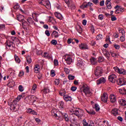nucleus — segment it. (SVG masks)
Returning <instances> with one entry per match:
<instances>
[{"label":"nucleus","instance_id":"f257e3e1","mask_svg":"<svg viewBox=\"0 0 126 126\" xmlns=\"http://www.w3.org/2000/svg\"><path fill=\"white\" fill-rule=\"evenodd\" d=\"M39 4L41 5H44L47 8V9H50L51 8V3L49 0H40L39 1Z\"/></svg>","mask_w":126,"mask_h":126},{"label":"nucleus","instance_id":"f03ea898","mask_svg":"<svg viewBox=\"0 0 126 126\" xmlns=\"http://www.w3.org/2000/svg\"><path fill=\"white\" fill-rule=\"evenodd\" d=\"M94 74L95 76L97 77V78H98V77H100V76H102V75L103 74V69L102 68L99 66L96 67L94 71Z\"/></svg>","mask_w":126,"mask_h":126},{"label":"nucleus","instance_id":"7ed1b4c3","mask_svg":"<svg viewBox=\"0 0 126 126\" xmlns=\"http://www.w3.org/2000/svg\"><path fill=\"white\" fill-rule=\"evenodd\" d=\"M81 93H84L85 95H92V93L90 91L89 87L87 86H83V89L81 91Z\"/></svg>","mask_w":126,"mask_h":126},{"label":"nucleus","instance_id":"20e7f679","mask_svg":"<svg viewBox=\"0 0 126 126\" xmlns=\"http://www.w3.org/2000/svg\"><path fill=\"white\" fill-rule=\"evenodd\" d=\"M73 112V114L77 116V117H82L83 116V114H84V112L82 110L78 108L74 109Z\"/></svg>","mask_w":126,"mask_h":126},{"label":"nucleus","instance_id":"39448f33","mask_svg":"<svg viewBox=\"0 0 126 126\" xmlns=\"http://www.w3.org/2000/svg\"><path fill=\"white\" fill-rule=\"evenodd\" d=\"M114 8L116 9L115 11L116 14H119L120 13L125 12V8L122 7L121 6L116 5L115 7H114Z\"/></svg>","mask_w":126,"mask_h":126},{"label":"nucleus","instance_id":"423d86ee","mask_svg":"<svg viewBox=\"0 0 126 126\" xmlns=\"http://www.w3.org/2000/svg\"><path fill=\"white\" fill-rule=\"evenodd\" d=\"M88 6H89L90 7H92L93 6V3L91 2H88V3L86 2H85L81 5L80 8L82 9H84V8H87Z\"/></svg>","mask_w":126,"mask_h":126},{"label":"nucleus","instance_id":"0eeeda50","mask_svg":"<svg viewBox=\"0 0 126 126\" xmlns=\"http://www.w3.org/2000/svg\"><path fill=\"white\" fill-rule=\"evenodd\" d=\"M16 105H17V100H14L10 105V110L14 111V112H16L17 109L16 108Z\"/></svg>","mask_w":126,"mask_h":126},{"label":"nucleus","instance_id":"6e6552de","mask_svg":"<svg viewBox=\"0 0 126 126\" xmlns=\"http://www.w3.org/2000/svg\"><path fill=\"white\" fill-rule=\"evenodd\" d=\"M114 69L116 71V72H117L118 73H120V74H126V70L123 68L120 69L118 67H114Z\"/></svg>","mask_w":126,"mask_h":126},{"label":"nucleus","instance_id":"1a4fd4ad","mask_svg":"<svg viewBox=\"0 0 126 126\" xmlns=\"http://www.w3.org/2000/svg\"><path fill=\"white\" fill-rule=\"evenodd\" d=\"M116 78H117V75L115 74H111L108 77L109 81L112 83H115V82H116Z\"/></svg>","mask_w":126,"mask_h":126},{"label":"nucleus","instance_id":"9d476101","mask_svg":"<svg viewBox=\"0 0 126 126\" xmlns=\"http://www.w3.org/2000/svg\"><path fill=\"white\" fill-rule=\"evenodd\" d=\"M117 82L118 85L122 86L126 84V81L123 78H119V79L117 80Z\"/></svg>","mask_w":126,"mask_h":126},{"label":"nucleus","instance_id":"9b49d317","mask_svg":"<svg viewBox=\"0 0 126 126\" xmlns=\"http://www.w3.org/2000/svg\"><path fill=\"white\" fill-rule=\"evenodd\" d=\"M13 44V42H12L9 39L7 40L5 43L6 49H10L11 47L13 46H12Z\"/></svg>","mask_w":126,"mask_h":126},{"label":"nucleus","instance_id":"f8f14e48","mask_svg":"<svg viewBox=\"0 0 126 126\" xmlns=\"http://www.w3.org/2000/svg\"><path fill=\"white\" fill-rule=\"evenodd\" d=\"M102 53L103 54L104 56L106 57V58L107 59V60L110 59V53L108 52V50L106 49H102Z\"/></svg>","mask_w":126,"mask_h":126},{"label":"nucleus","instance_id":"ddd939ff","mask_svg":"<svg viewBox=\"0 0 126 126\" xmlns=\"http://www.w3.org/2000/svg\"><path fill=\"white\" fill-rule=\"evenodd\" d=\"M79 47L81 50H89V47L87 44L86 43H81V44L79 45Z\"/></svg>","mask_w":126,"mask_h":126},{"label":"nucleus","instance_id":"4468645a","mask_svg":"<svg viewBox=\"0 0 126 126\" xmlns=\"http://www.w3.org/2000/svg\"><path fill=\"white\" fill-rule=\"evenodd\" d=\"M65 61L67 64H70L72 63V59L71 56L67 55L65 56Z\"/></svg>","mask_w":126,"mask_h":126},{"label":"nucleus","instance_id":"2eb2a0df","mask_svg":"<svg viewBox=\"0 0 126 126\" xmlns=\"http://www.w3.org/2000/svg\"><path fill=\"white\" fill-rule=\"evenodd\" d=\"M106 82V78L101 77L96 81V84L99 85V84H102V83H105Z\"/></svg>","mask_w":126,"mask_h":126},{"label":"nucleus","instance_id":"dca6fc26","mask_svg":"<svg viewBox=\"0 0 126 126\" xmlns=\"http://www.w3.org/2000/svg\"><path fill=\"white\" fill-rule=\"evenodd\" d=\"M78 63H77V66H79V67H82V66H84V61L80 58L77 59Z\"/></svg>","mask_w":126,"mask_h":126},{"label":"nucleus","instance_id":"f3484780","mask_svg":"<svg viewBox=\"0 0 126 126\" xmlns=\"http://www.w3.org/2000/svg\"><path fill=\"white\" fill-rule=\"evenodd\" d=\"M101 101L104 103L108 101V94L107 93H104L101 96Z\"/></svg>","mask_w":126,"mask_h":126},{"label":"nucleus","instance_id":"a211bd4d","mask_svg":"<svg viewBox=\"0 0 126 126\" xmlns=\"http://www.w3.org/2000/svg\"><path fill=\"white\" fill-rule=\"evenodd\" d=\"M27 21L30 25H33V26H35V25H36V23H35V22L33 21V19L31 17L28 18Z\"/></svg>","mask_w":126,"mask_h":126},{"label":"nucleus","instance_id":"6ab92c4d","mask_svg":"<svg viewBox=\"0 0 126 126\" xmlns=\"http://www.w3.org/2000/svg\"><path fill=\"white\" fill-rule=\"evenodd\" d=\"M111 115H113L115 117L117 116V115L119 114V110L117 108H114L112 110L111 112Z\"/></svg>","mask_w":126,"mask_h":126},{"label":"nucleus","instance_id":"aec40b11","mask_svg":"<svg viewBox=\"0 0 126 126\" xmlns=\"http://www.w3.org/2000/svg\"><path fill=\"white\" fill-rule=\"evenodd\" d=\"M63 98L65 101L66 102H68V101H71L72 100V98H71V96L67 95V94H65L63 96Z\"/></svg>","mask_w":126,"mask_h":126},{"label":"nucleus","instance_id":"412c9836","mask_svg":"<svg viewBox=\"0 0 126 126\" xmlns=\"http://www.w3.org/2000/svg\"><path fill=\"white\" fill-rule=\"evenodd\" d=\"M36 91H37V85H36V84H34L31 90V93L32 94H34Z\"/></svg>","mask_w":126,"mask_h":126},{"label":"nucleus","instance_id":"4be33fe9","mask_svg":"<svg viewBox=\"0 0 126 126\" xmlns=\"http://www.w3.org/2000/svg\"><path fill=\"white\" fill-rule=\"evenodd\" d=\"M55 15L56 17H57V18H58V19H60V20H63V15H62L60 13H58L56 12L55 13Z\"/></svg>","mask_w":126,"mask_h":126},{"label":"nucleus","instance_id":"5701e85b","mask_svg":"<svg viewBox=\"0 0 126 126\" xmlns=\"http://www.w3.org/2000/svg\"><path fill=\"white\" fill-rule=\"evenodd\" d=\"M40 66L38 64H36L34 65V71L35 73H38V72L40 71Z\"/></svg>","mask_w":126,"mask_h":126},{"label":"nucleus","instance_id":"b1692460","mask_svg":"<svg viewBox=\"0 0 126 126\" xmlns=\"http://www.w3.org/2000/svg\"><path fill=\"white\" fill-rule=\"evenodd\" d=\"M58 111L56 109H53L51 111V115L52 116H53L54 117H55V118H58Z\"/></svg>","mask_w":126,"mask_h":126},{"label":"nucleus","instance_id":"393cba45","mask_svg":"<svg viewBox=\"0 0 126 126\" xmlns=\"http://www.w3.org/2000/svg\"><path fill=\"white\" fill-rule=\"evenodd\" d=\"M105 4L108 9H111V8H112V5H111V0H107L105 2Z\"/></svg>","mask_w":126,"mask_h":126},{"label":"nucleus","instance_id":"a878e982","mask_svg":"<svg viewBox=\"0 0 126 126\" xmlns=\"http://www.w3.org/2000/svg\"><path fill=\"white\" fill-rule=\"evenodd\" d=\"M110 102L111 103H115L116 101V96L114 94H111L110 96Z\"/></svg>","mask_w":126,"mask_h":126},{"label":"nucleus","instance_id":"bb28decb","mask_svg":"<svg viewBox=\"0 0 126 126\" xmlns=\"http://www.w3.org/2000/svg\"><path fill=\"white\" fill-rule=\"evenodd\" d=\"M76 29L77 32H78V33H79V34H81V33H82V28L79 25H77L76 26Z\"/></svg>","mask_w":126,"mask_h":126},{"label":"nucleus","instance_id":"cd10ccee","mask_svg":"<svg viewBox=\"0 0 126 126\" xmlns=\"http://www.w3.org/2000/svg\"><path fill=\"white\" fill-rule=\"evenodd\" d=\"M17 19L20 22H21L23 20H24V16L22 15H19L17 16Z\"/></svg>","mask_w":126,"mask_h":126},{"label":"nucleus","instance_id":"c85d7f7f","mask_svg":"<svg viewBox=\"0 0 126 126\" xmlns=\"http://www.w3.org/2000/svg\"><path fill=\"white\" fill-rule=\"evenodd\" d=\"M119 103L121 105V106L126 105V101L125 99H121L119 100Z\"/></svg>","mask_w":126,"mask_h":126},{"label":"nucleus","instance_id":"c756f323","mask_svg":"<svg viewBox=\"0 0 126 126\" xmlns=\"http://www.w3.org/2000/svg\"><path fill=\"white\" fill-rule=\"evenodd\" d=\"M119 91L120 94H126V89L125 88H123L122 89H119Z\"/></svg>","mask_w":126,"mask_h":126},{"label":"nucleus","instance_id":"7c9ffc66","mask_svg":"<svg viewBox=\"0 0 126 126\" xmlns=\"http://www.w3.org/2000/svg\"><path fill=\"white\" fill-rule=\"evenodd\" d=\"M51 36L54 37L55 38H58L59 37V32H58L57 31H54L52 32Z\"/></svg>","mask_w":126,"mask_h":126},{"label":"nucleus","instance_id":"2f4dec72","mask_svg":"<svg viewBox=\"0 0 126 126\" xmlns=\"http://www.w3.org/2000/svg\"><path fill=\"white\" fill-rule=\"evenodd\" d=\"M37 100V97L34 95H31V103H34V102H36Z\"/></svg>","mask_w":126,"mask_h":126},{"label":"nucleus","instance_id":"473e14b6","mask_svg":"<svg viewBox=\"0 0 126 126\" xmlns=\"http://www.w3.org/2000/svg\"><path fill=\"white\" fill-rule=\"evenodd\" d=\"M9 77L14 78V77H15V73L14 72L10 73L9 75L7 76V79H8Z\"/></svg>","mask_w":126,"mask_h":126},{"label":"nucleus","instance_id":"72a5a7b5","mask_svg":"<svg viewBox=\"0 0 126 126\" xmlns=\"http://www.w3.org/2000/svg\"><path fill=\"white\" fill-rule=\"evenodd\" d=\"M91 63L92 64H96L97 63V60L96 58H92L91 59Z\"/></svg>","mask_w":126,"mask_h":126},{"label":"nucleus","instance_id":"f704fd0d","mask_svg":"<svg viewBox=\"0 0 126 126\" xmlns=\"http://www.w3.org/2000/svg\"><path fill=\"white\" fill-rule=\"evenodd\" d=\"M25 100L26 102H27V103H31V95L27 96L25 98Z\"/></svg>","mask_w":126,"mask_h":126},{"label":"nucleus","instance_id":"c9c22d12","mask_svg":"<svg viewBox=\"0 0 126 126\" xmlns=\"http://www.w3.org/2000/svg\"><path fill=\"white\" fill-rule=\"evenodd\" d=\"M59 108L60 109H63L64 106V102L63 101H60L59 103Z\"/></svg>","mask_w":126,"mask_h":126},{"label":"nucleus","instance_id":"e433bc0d","mask_svg":"<svg viewBox=\"0 0 126 126\" xmlns=\"http://www.w3.org/2000/svg\"><path fill=\"white\" fill-rule=\"evenodd\" d=\"M118 31L119 32V33L122 34V35H125V30H124V29H123L121 28H118Z\"/></svg>","mask_w":126,"mask_h":126},{"label":"nucleus","instance_id":"4c0bfd02","mask_svg":"<svg viewBox=\"0 0 126 126\" xmlns=\"http://www.w3.org/2000/svg\"><path fill=\"white\" fill-rule=\"evenodd\" d=\"M42 93H43V94H47V93H49L50 92V90L47 88H44L42 91Z\"/></svg>","mask_w":126,"mask_h":126},{"label":"nucleus","instance_id":"58836bf2","mask_svg":"<svg viewBox=\"0 0 126 126\" xmlns=\"http://www.w3.org/2000/svg\"><path fill=\"white\" fill-rule=\"evenodd\" d=\"M15 82L13 81H11L10 82H9L7 85H8V86H10V87H13V86H14L15 85Z\"/></svg>","mask_w":126,"mask_h":126},{"label":"nucleus","instance_id":"ea45409f","mask_svg":"<svg viewBox=\"0 0 126 126\" xmlns=\"http://www.w3.org/2000/svg\"><path fill=\"white\" fill-rule=\"evenodd\" d=\"M43 57L45 58L46 59H51V56L49 54V53L47 52H45Z\"/></svg>","mask_w":126,"mask_h":126},{"label":"nucleus","instance_id":"a19ab883","mask_svg":"<svg viewBox=\"0 0 126 126\" xmlns=\"http://www.w3.org/2000/svg\"><path fill=\"white\" fill-rule=\"evenodd\" d=\"M62 115L63 116V117H64V119H65V121H66V122H68V118H67V117H68V115H67V114L66 113H63Z\"/></svg>","mask_w":126,"mask_h":126},{"label":"nucleus","instance_id":"79ce46f5","mask_svg":"<svg viewBox=\"0 0 126 126\" xmlns=\"http://www.w3.org/2000/svg\"><path fill=\"white\" fill-rule=\"evenodd\" d=\"M95 39H96V40H101V39H103V35H102L101 34L97 35L96 36Z\"/></svg>","mask_w":126,"mask_h":126},{"label":"nucleus","instance_id":"37998d69","mask_svg":"<svg viewBox=\"0 0 126 126\" xmlns=\"http://www.w3.org/2000/svg\"><path fill=\"white\" fill-rule=\"evenodd\" d=\"M59 94L61 96H64V95H65V94H66V91H65L64 90L61 91Z\"/></svg>","mask_w":126,"mask_h":126},{"label":"nucleus","instance_id":"c03bdc74","mask_svg":"<svg viewBox=\"0 0 126 126\" xmlns=\"http://www.w3.org/2000/svg\"><path fill=\"white\" fill-rule=\"evenodd\" d=\"M110 124H109V122L106 121H103V124L102 125V126H110Z\"/></svg>","mask_w":126,"mask_h":126},{"label":"nucleus","instance_id":"a18cd8bd","mask_svg":"<svg viewBox=\"0 0 126 126\" xmlns=\"http://www.w3.org/2000/svg\"><path fill=\"white\" fill-rule=\"evenodd\" d=\"M27 62L28 63H32V59H31V57L30 56H28L27 57Z\"/></svg>","mask_w":126,"mask_h":126},{"label":"nucleus","instance_id":"49530a36","mask_svg":"<svg viewBox=\"0 0 126 126\" xmlns=\"http://www.w3.org/2000/svg\"><path fill=\"white\" fill-rule=\"evenodd\" d=\"M14 57H15V61L18 63H20V59H19V58H18V56H17V55H15L14 56Z\"/></svg>","mask_w":126,"mask_h":126},{"label":"nucleus","instance_id":"de8ad7c7","mask_svg":"<svg viewBox=\"0 0 126 126\" xmlns=\"http://www.w3.org/2000/svg\"><path fill=\"white\" fill-rule=\"evenodd\" d=\"M18 89L20 92H23V91H24V88L22 85H20L18 87Z\"/></svg>","mask_w":126,"mask_h":126},{"label":"nucleus","instance_id":"09e8293b","mask_svg":"<svg viewBox=\"0 0 126 126\" xmlns=\"http://www.w3.org/2000/svg\"><path fill=\"white\" fill-rule=\"evenodd\" d=\"M50 75L52 77H54L56 75V72L54 70H51L50 72Z\"/></svg>","mask_w":126,"mask_h":126},{"label":"nucleus","instance_id":"8fccbe9b","mask_svg":"<svg viewBox=\"0 0 126 126\" xmlns=\"http://www.w3.org/2000/svg\"><path fill=\"white\" fill-rule=\"evenodd\" d=\"M49 22H51L53 24H54V23L56 22V21L53 18L50 17V19H49Z\"/></svg>","mask_w":126,"mask_h":126},{"label":"nucleus","instance_id":"3c124183","mask_svg":"<svg viewBox=\"0 0 126 126\" xmlns=\"http://www.w3.org/2000/svg\"><path fill=\"white\" fill-rule=\"evenodd\" d=\"M90 30L92 34H94V33L95 32V29L94 28V26H93V25L90 27Z\"/></svg>","mask_w":126,"mask_h":126},{"label":"nucleus","instance_id":"603ef678","mask_svg":"<svg viewBox=\"0 0 126 126\" xmlns=\"http://www.w3.org/2000/svg\"><path fill=\"white\" fill-rule=\"evenodd\" d=\"M86 111L90 115H95V114H96V112H95V111H94V110H90V111H88V110H86Z\"/></svg>","mask_w":126,"mask_h":126},{"label":"nucleus","instance_id":"864d4df0","mask_svg":"<svg viewBox=\"0 0 126 126\" xmlns=\"http://www.w3.org/2000/svg\"><path fill=\"white\" fill-rule=\"evenodd\" d=\"M67 5L68 6H69V7H70L72 9H75V6L74 5V3H71V4L69 3V4Z\"/></svg>","mask_w":126,"mask_h":126},{"label":"nucleus","instance_id":"5fc2aeb1","mask_svg":"<svg viewBox=\"0 0 126 126\" xmlns=\"http://www.w3.org/2000/svg\"><path fill=\"white\" fill-rule=\"evenodd\" d=\"M51 44L52 45H54V46H56L57 44H58V41L57 40L53 39L51 41Z\"/></svg>","mask_w":126,"mask_h":126},{"label":"nucleus","instance_id":"6e6d98bb","mask_svg":"<svg viewBox=\"0 0 126 126\" xmlns=\"http://www.w3.org/2000/svg\"><path fill=\"white\" fill-rule=\"evenodd\" d=\"M94 108L97 112L100 110V107H99V105H98V104H95Z\"/></svg>","mask_w":126,"mask_h":126},{"label":"nucleus","instance_id":"4d7b16f0","mask_svg":"<svg viewBox=\"0 0 126 126\" xmlns=\"http://www.w3.org/2000/svg\"><path fill=\"white\" fill-rule=\"evenodd\" d=\"M126 40V37L125 35H122L120 37V41L121 42H125Z\"/></svg>","mask_w":126,"mask_h":126},{"label":"nucleus","instance_id":"13d9d810","mask_svg":"<svg viewBox=\"0 0 126 126\" xmlns=\"http://www.w3.org/2000/svg\"><path fill=\"white\" fill-rule=\"evenodd\" d=\"M64 71L65 72L66 74H69V69L67 68H64Z\"/></svg>","mask_w":126,"mask_h":126},{"label":"nucleus","instance_id":"bf43d9fd","mask_svg":"<svg viewBox=\"0 0 126 126\" xmlns=\"http://www.w3.org/2000/svg\"><path fill=\"white\" fill-rule=\"evenodd\" d=\"M98 62L99 63H103V62H104V58H103L102 57H99L98 58Z\"/></svg>","mask_w":126,"mask_h":126},{"label":"nucleus","instance_id":"052dcab7","mask_svg":"<svg viewBox=\"0 0 126 126\" xmlns=\"http://www.w3.org/2000/svg\"><path fill=\"white\" fill-rule=\"evenodd\" d=\"M75 77L74 76H72L71 75H69L68 78L69 80H73Z\"/></svg>","mask_w":126,"mask_h":126},{"label":"nucleus","instance_id":"680f3d73","mask_svg":"<svg viewBox=\"0 0 126 126\" xmlns=\"http://www.w3.org/2000/svg\"><path fill=\"white\" fill-rule=\"evenodd\" d=\"M22 97V95L20 94L19 95H18L16 101H17V102H19V101H20V100L21 99V97Z\"/></svg>","mask_w":126,"mask_h":126},{"label":"nucleus","instance_id":"e2e57ef3","mask_svg":"<svg viewBox=\"0 0 126 126\" xmlns=\"http://www.w3.org/2000/svg\"><path fill=\"white\" fill-rule=\"evenodd\" d=\"M110 53L111 54L112 57L113 58H116V57L118 56V54L115 53H113L112 52H110Z\"/></svg>","mask_w":126,"mask_h":126},{"label":"nucleus","instance_id":"0e129e2a","mask_svg":"<svg viewBox=\"0 0 126 126\" xmlns=\"http://www.w3.org/2000/svg\"><path fill=\"white\" fill-rule=\"evenodd\" d=\"M83 125L84 126H88V123L86 122V120L84 119L83 120Z\"/></svg>","mask_w":126,"mask_h":126},{"label":"nucleus","instance_id":"69168bd1","mask_svg":"<svg viewBox=\"0 0 126 126\" xmlns=\"http://www.w3.org/2000/svg\"><path fill=\"white\" fill-rule=\"evenodd\" d=\"M24 75V72L23 71H20L19 73V77H22Z\"/></svg>","mask_w":126,"mask_h":126},{"label":"nucleus","instance_id":"338daca9","mask_svg":"<svg viewBox=\"0 0 126 126\" xmlns=\"http://www.w3.org/2000/svg\"><path fill=\"white\" fill-rule=\"evenodd\" d=\"M98 19H99V20H103V19H104V15L103 14L99 15Z\"/></svg>","mask_w":126,"mask_h":126},{"label":"nucleus","instance_id":"774afa93","mask_svg":"<svg viewBox=\"0 0 126 126\" xmlns=\"http://www.w3.org/2000/svg\"><path fill=\"white\" fill-rule=\"evenodd\" d=\"M54 83L55 85H59L60 84V80L59 79H57L55 80Z\"/></svg>","mask_w":126,"mask_h":126}]
</instances>
